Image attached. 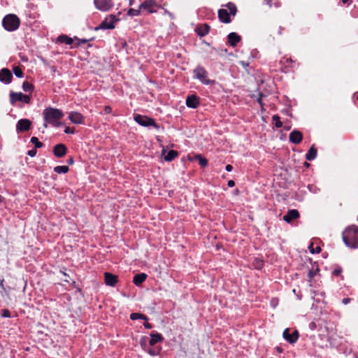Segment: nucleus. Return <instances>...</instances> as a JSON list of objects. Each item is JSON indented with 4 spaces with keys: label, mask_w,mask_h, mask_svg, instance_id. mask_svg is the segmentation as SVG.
<instances>
[{
    "label": "nucleus",
    "mask_w": 358,
    "mask_h": 358,
    "mask_svg": "<svg viewBox=\"0 0 358 358\" xmlns=\"http://www.w3.org/2000/svg\"><path fill=\"white\" fill-rule=\"evenodd\" d=\"M45 124L44 127H48V124L57 127L61 125L60 120L64 116L63 113L57 108L48 107L43 112Z\"/></svg>",
    "instance_id": "obj_1"
},
{
    "label": "nucleus",
    "mask_w": 358,
    "mask_h": 358,
    "mask_svg": "<svg viewBox=\"0 0 358 358\" xmlns=\"http://www.w3.org/2000/svg\"><path fill=\"white\" fill-rule=\"evenodd\" d=\"M343 240L345 245L351 248H358V227H348L343 232Z\"/></svg>",
    "instance_id": "obj_2"
},
{
    "label": "nucleus",
    "mask_w": 358,
    "mask_h": 358,
    "mask_svg": "<svg viewBox=\"0 0 358 358\" xmlns=\"http://www.w3.org/2000/svg\"><path fill=\"white\" fill-rule=\"evenodd\" d=\"M237 12L236 6L232 3H228L224 8L218 10L219 20L223 23H229L231 17H234Z\"/></svg>",
    "instance_id": "obj_3"
},
{
    "label": "nucleus",
    "mask_w": 358,
    "mask_h": 358,
    "mask_svg": "<svg viewBox=\"0 0 358 358\" xmlns=\"http://www.w3.org/2000/svg\"><path fill=\"white\" fill-rule=\"evenodd\" d=\"M2 24L6 30L13 31L20 27V20L16 15L8 14L3 17Z\"/></svg>",
    "instance_id": "obj_4"
},
{
    "label": "nucleus",
    "mask_w": 358,
    "mask_h": 358,
    "mask_svg": "<svg viewBox=\"0 0 358 358\" xmlns=\"http://www.w3.org/2000/svg\"><path fill=\"white\" fill-rule=\"evenodd\" d=\"M134 120L143 127L152 126L155 128H159L154 119L145 115H136L134 117Z\"/></svg>",
    "instance_id": "obj_5"
},
{
    "label": "nucleus",
    "mask_w": 358,
    "mask_h": 358,
    "mask_svg": "<svg viewBox=\"0 0 358 358\" xmlns=\"http://www.w3.org/2000/svg\"><path fill=\"white\" fill-rule=\"evenodd\" d=\"M30 100V96L23 94L22 92H11L10 93V101L12 105H14L17 101H22L24 103H29Z\"/></svg>",
    "instance_id": "obj_6"
},
{
    "label": "nucleus",
    "mask_w": 358,
    "mask_h": 358,
    "mask_svg": "<svg viewBox=\"0 0 358 358\" xmlns=\"http://www.w3.org/2000/svg\"><path fill=\"white\" fill-rule=\"evenodd\" d=\"M117 20L114 15H109L100 24L99 27L95 28V30L113 29L115 27V22Z\"/></svg>",
    "instance_id": "obj_7"
},
{
    "label": "nucleus",
    "mask_w": 358,
    "mask_h": 358,
    "mask_svg": "<svg viewBox=\"0 0 358 358\" xmlns=\"http://www.w3.org/2000/svg\"><path fill=\"white\" fill-rule=\"evenodd\" d=\"M140 9L148 10L150 13L157 12L158 5L152 0H144L139 3Z\"/></svg>",
    "instance_id": "obj_8"
},
{
    "label": "nucleus",
    "mask_w": 358,
    "mask_h": 358,
    "mask_svg": "<svg viewBox=\"0 0 358 358\" xmlns=\"http://www.w3.org/2000/svg\"><path fill=\"white\" fill-rule=\"evenodd\" d=\"M94 3L101 11H107L113 6L112 0H94Z\"/></svg>",
    "instance_id": "obj_9"
},
{
    "label": "nucleus",
    "mask_w": 358,
    "mask_h": 358,
    "mask_svg": "<svg viewBox=\"0 0 358 358\" xmlns=\"http://www.w3.org/2000/svg\"><path fill=\"white\" fill-rule=\"evenodd\" d=\"M161 157L166 162H171L178 156V152L176 150L167 151L166 147L162 145Z\"/></svg>",
    "instance_id": "obj_10"
},
{
    "label": "nucleus",
    "mask_w": 358,
    "mask_h": 358,
    "mask_svg": "<svg viewBox=\"0 0 358 358\" xmlns=\"http://www.w3.org/2000/svg\"><path fill=\"white\" fill-rule=\"evenodd\" d=\"M283 338L290 343H294L299 338V332L296 330L290 334L289 329H285L283 331Z\"/></svg>",
    "instance_id": "obj_11"
},
{
    "label": "nucleus",
    "mask_w": 358,
    "mask_h": 358,
    "mask_svg": "<svg viewBox=\"0 0 358 358\" xmlns=\"http://www.w3.org/2000/svg\"><path fill=\"white\" fill-rule=\"evenodd\" d=\"M31 125V122L28 119L20 120L16 125V129L18 132H23L28 131Z\"/></svg>",
    "instance_id": "obj_12"
},
{
    "label": "nucleus",
    "mask_w": 358,
    "mask_h": 358,
    "mask_svg": "<svg viewBox=\"0 0 358 358\" xmlns=\"http://www.w3.org/2000/svg\"><path fill=\"white\" fill-rule=\"evenodd\" d=\"M194 74L196 78L200 80L203 84H209L210 82L207 78V72L203 68H197L194 70Z\"/></svg>",
    "instance_id": "obj_13"
},
{
    "label": "nucleus",
    "mask_w": 358,
    "mask_h": 358,
    "mask_svg": "<svg viewBox=\"0 0 358 358\" xmlns=\"http://www.w3.org/2000/svg\"><path fill=\"white\" fill-rule=\"evenodd\" d=\"M69 119L73 124H80L84 122L83 115L76 111H71L69 113Z\"/></svg>",
    "instance_id": "obj_14"
},
{
    "label": "nucleus",
    "mask_w": 358,
    "mask_h": 358,
    "mask_svg": "<svg viewBox=\"0 0 358 358\" xmlns=\"http://www.w3.org/2000/svg\"><path fill=\"white\" fill-rule=\"evenodd\" d=\"M67 152V148L64 144H57L53 148V153L57 157H64Z\"/></svg>",
    "instance_id": "obj_15"
},
{
    "label": "nucleus",
    "mask_w": 358,
    "mask_h": 358,
    "mask_svg": "<svg viewBox=\"0 0 358 358\" xmlns=\"http://www.w3.org/2000/svg\"><path fill=\"white\" fill-rule=\"evenodd\" d=\"M299 217V213L297 210L292 209L289 210L286 215L283 216V220L287 222L290 223L293 220Z\"/></svg>",
    "instance_id": "obj_16"
},
{
    "label": "nucleus",
    "mask_w": 358,
    "mask_h": 358,
    "mask_svg": "<svg viewBox=\"0 0 358 358\" xmlns=\"http://www.w3.org/2000/svg\"><path fill=\"white\" fill-rule=\"evenodd\" d=\"M104 278H105V283L111 287H114L116 283L117 282V276L115 275H113L110 273H104Z\"/></svg>",
    "instance_id": "obj_17"
},
{
    "label": "nucleus",
    "mask_w": 358,
    "mask_h": 358,
    "mask_svg": "<svg viewBox=\"0 0 358 358\" xmlns=\"http://www.w3.org/2000/svg\"><path fill=\"white\" fill-rule=\"evenodd\" d=\"M12 74L10 71L6 69H3L0 71V80L6 83H10L12 80Z\"/></svg>",
    "instance_id": "obj_18"
},
{
    "label": "nucleus",
    "mask_w": 358,
    "mask_h": 358,
    "mask_svg": "<svg viewBox=\"0 0 358 358\" xmlns=\"http://www.w3.org/2000/svg\"><path fill=\"white\" fill-rule=\"evenodd\" d=\"M186 104L189 108H196L199 105V98L196 95L188 96L186 99Z\"/></svg>",
    "instance_id": "obj_19"
},
{
    "label": "nucleus",
    "mask_w": 358,
    "mask_h": 358,
    "mask_svg": "<svg viewBox=\"0 0 358 358\" xmlns=\"http://www.w3.org/2000/svg\"><path fill=\"white\" fill-rule=\"evenodd\" d=\"M303 138L302 134L299 131H293L289 134V140L293 143L298 144L299 143Z\"/></svg>",
    "instance_id": "obj_20"
},
{
    "label": "nucleus",
    "mask_w": 358,
    "mask_h": 358,
    "mask_svg": "<svg viewBox=\"0 0 358 358\" xmlns=\"http://www.w3.org/2000/svg\"><path fill=\"white\" fill-rule=\"evenodd\" d=\"M241 41V36L232 32L228 35V42L231 46H235Z\"/></svg>",
    "instance_id": "obj_21"
},
{
    "label": "nucleus",
    "mask_w": 358,
    "mask_h": 358,
    "mask_svg": "<svg viewBox=\"0 0 358 358\" xmlns=\"http://www.w3.org/2000/svg\"><path fill=\"white\" fill-rule=\"evenodd\" d=\"M195 30L199 36H203L209 32L210 26L207 24H203L197 27Z\"/></svg>",
    "instance_id": "obj_22"
},
{
    "label": "nucleus",
    "mask_w": 358,
    "mask_h": 358,
    "mask_svg": "<svg viewBox=\"0 0 358 358\" xmlns=\"http://www.w3.org/2000/svg\"><path fill=\"white\" fill-rule=\"evenodd\" d=\"M146 278L147 275L145 273L137 274L134 277L133 282L136 285L139 286L145 280Z\"/></svg>",
    "instance_id": "obj_23"
},
{
    "label": "nucleus",
    "mask_w": 358,
    "mask_h": 358,
    "mask_svg": "<svg viewBox=\"0 0 358 358\" xmlns=\"http://www.w3.org/2000/svg\"><path fill=\"white\" fill-rule=\"evenodd\" d=\"M150 336L151 339L150 341V345H155L156 343L163 341L162 336L159 333L151 334Z\"/></svg>",
    "instance_id": "obj_24"
},
{
    "label": "nucleus",
    "mask_w": 358,
    "mask_h": 358,
    "mask_svg": "<svg viewBox=\"0 0 358 358\" xmlns=\"http://www.w3.org/2000/svg\"><path fill=\"white\" fill-rule=\"evenodd\" d=\"M317 155V150L312 146L306 154V159L307 160H313L316 157Z\"/></svg>",
    "instance_id": "obj_25"
},
{
    "label": "nucleus",
    "mask_w": 358,
    "mask_h": 358,
    "mask_svg": "<svg viewBox=\"0 0 358 358\" xmlns=\"http://www.w3.org/2000/svg\"><path fill=\"white\" fill-rule=\"evenodd\" d=\"M194 159L198 160L199 165L202 167H206L208 165L207 159L203 157L201 155H195Z\"/></svg>",
    "instance_id": "obj_26"
},
{
    "label": "nucleus",
    "mask_w": 358,
    "mask_h": 358,
    "mask_svg": "<svg viewBox=\"0 0 358 358\" xmlns=\"http://www.w3.org/2000/svg\"><path fill=\"white\" fill-rule=\"evenodd\" d=\"M69 169L67 166H57L54 168V171L57 173H66Z\"/></svg>",
    "instance_id": "obj_27"
},
{
    "label": "nucleus",
    "mask_w": 358,
    "mask_h": 358,
    "mask_svg": "<svg viewBox=\"0 0 358 358\" xmlns=\"http://www.w3.org/2000/svg\"><path fill=\"white\" fill-rule=\"evenodd\" d=\"M130 319L132 320H137V319H141V320H143L145 321H148V317L145 315H143V314H141V313H131L130 315Z\"/></svg>",
    "instance_id": "obj_28"
},
{
    "label": "nucleus",
    "mask_w": 358,
    "mask_h": 358,
    "mask_svg": "<svg viewBox=\"0 0 358 358\" xmlns=\"http://www.w3.org/2000/svg\"><path fill=\"white\" fill-rule=\"evenodd\" d=\"M136 5L138 6V8H130L127 12L128 15L138 16L140 15L141 9L139 8V3H137Z\"/></svg>",
    "instance_id": "obj_29"
},
{
    "label": "nucleus",
    "mask_w": 358,
    "mask_h": 358,
    "mask_svg": "<svg viewBox=\"0 0 358 358\" xmlns=\"http://www.w3.org/2000/svg\"><path fill=\"white\" fill-rule=\"evenodd\" d=\"M22 89L24 92H31L34 90V86L29 82L24 81L22 84Z\"/></svg>",
    "instance_id": "obj_30"
},
{
    "label": "nucleus",
    "mask_w": 358,
    "mask_h": 358,
    "mask_svg": "<svg viewBox=\"0 0 358 358\" xmlns=\"http://www.w3.org/2000/svg\"><path fill=\"white\" fill-rule=\"evenodd\" d=\"M311 253L313 254H317V253H320V251H321V248L320 246L317 245L315 248L314 247V244L313 243H311L308 247Z\"/></svg>",
    "instance_id": "obj_31"
},
{
    "label": "nucleus",
    "mask_w": 358,
    "mask_h": 358,
    "mask_svg": "<svg viewBox=\"0 0 358 358\" xmlns=\"http://www.w3.org/2000/svg\"><path fill=\"white\" fill-rule=\"evenodd\" d=\"M59 41H60L61 42H64L68 45H71L73 43L72 38H71L66 36H60L59 37Z\"/></svg>",
    "instance_id": "obj_32"
},
{
    "label": "nucleus",
    "mask_w": 358,
    "mask_h": 358,
    "mask_svg": "<svg viewBox=\"0 0 358 358\" xmlns=\"http://www.w3.org/2000/svg\"><path fill=\"white\" fill-rule=\"evenodd\" d=\"M273 121L275 122V124L276 127L280 128L282 127V123L280 121V117L277 115L273 116Z\"/></svg>",
    "instance_id": "obj_33"
},
{
    "label": "nucleus",
    "mask_w": 358,
    "mask_h": 358,
    "mask_svg": "<svg viewBox=\"0 0 358 358\" xmlns=\"http://www.w3.org/2000/svg\"><path fill=\"white\" fill-rule=\"evenodd\" d=\"M13 73L18 78H22L23 76V72L19 66H15L13 68Z\"/></svg>",
    "instance_id": "obj_34"
},
{
    "label": "nucleus",
    "mask_w": 358,
    "mask_h": 358,
    "mask_svg": "<svg viewBox=\"0 0 358 358\" xmlns=\"http://www.w3.org/2000/svg\"><path fill=\"white\" fill-rule=\"evenodd\" d=\"M31 142L33 144H34L36 148H41L43 145L42 143L38 141V138L34 137V136L31 138Z\"/></svg>",
    "instance_id": "obj_35"
},
{
    "label": "nucleus",
    "mask_w": 358,
    "mask_h": 358,
    "mask_svg": "<svg viewBox=\"0 0 358 358\" xmlns=\"http://www.w3.org/2000/svg\"><path fill=\"white\" fill-rule=\"evenodd\" d=\"M319 269L317 268L315 270H312L309 271L308 276L310 279H312L317 273Z\"/></svg>",
    "instance_id": "obj_36"
},
{
    "label": "nucleus",
    "mask_w": 358,
    "mask_h": 358,
    "mask_svg": "<svg viewBox=\"0 0 358 358\" xmlns=\"http://www.w3.org/2000/svg\"><path fill=\"white\" fill-rule=\"evenodd\" d=\"M2 316L4 317H10V313L9 310H8L6 309L3 310H2Z\"/></svg>",
    "instance_id": "obj_37"
},
{
    "label": "nucleus",
    "mask_w": 358,
    "mask_h": 358,
    "mask_svg": "<svg viewBox=\"0 0 358 358\" xmlns=\"http://www.w3.org/2000/svg\"><path fill=\"white\" fill-rule=\"evenodd\" d=\"M143 0H129V5L131 6H135L137 3H139Z\"/></svg>",
    "instance_id": "obj_38"
},
{
    "label": "nucleus",
    "mask_w": 358,
    "mask_h": 358,
    "mask_svg": "<svg viewBox=\"0 0 358 358\" xmlns=\"http://www.w3.org/2000/svg\"><path fill=\"white\" fill-rule=\"evenodd\" d=\"M64 132L66 134H73L74 133V129L71 128V127H67L64 129Z\"/></svg>",
    "instance_id": "obj_39"
},
{
    "label": "nucleus",
    "mask_w": 358,
    "mask_h": 358,
    "mask_svg": "<svg viewBox=\"0 0 358 358\" xmlns=\"http://www.w3.org/2000/svg\"><path fill=\"white\" fill-rule=\"evenodd\" d=\"M36 154V150H31L28 152V155L30 156V157H34Z\"/></svg>",
    "instance_id": "obj_40"
},
{
    "label": "nucleus",
    "mask_w": 358,
    "mask_h": 358,
    "mask_svg": "<svg viewBox=\"0 0 358 358\" xmlns=\"http://www.w3.org/2000/svg\"><path fill=\"white\" fill-rule=\"evenodd\" d=\"M146 340H147V338L146 337H142L141 338V341H140V343L142 346H144L145 345V343H146Z\"/></svg>",
    "instance_id": "obj_41"
},
{
    "label": "nucleus",
    "mask_w": 358,
    "mask_h": 358,
    "mask_svg": "<svg viewBox=\"0 0 358 358\" xmlns=\"http://www.w3.org/2000/svg\"><path fill=\"white\" fill-rule=\"evenodd\" d=\"M104 111L107 114L110 113L112 112V108L108 106H105Z\"/></svg>",
    "instance_id": "obj_42"
},
{
    "label": "nucleus",
    "mask_w": 358,
    "mask_h": 358,
    "mask_svg": "<svg viewBox=\"0 0 358 358\" xmlns=\"http://www.w3.org/2000/svg\"><path fill=\"white\" fill-rule=\"evenodd\" d=\"M227 185L229 187H233L235 185V182L234 180H230L228 181Z\"/></svg>",
    "instance_id": "obj_43"
},
{
    "label": "nucleus",
    "mask_w": 358,
    "mask_h": 358,
    "mask_svg": "<svg viewBox=\"0 0 358 358\" xmlns=\"http://www.w3.org/2000/svg\"><path fill=\"white\" fill-rule=\"evenodd\" d=\"M143 325L145 329H150L152 328V325L150 323H148L147 321L144 323Z\"/></svg>",
    "instance_id": "obj_44"
},
{
    "label": "nucleus",
    "mask_w": 358,
    "mask_h": 358,
    "mask_svg": "<svg viewBox=\"0 0 358 358\" xmlns=\"http://www.w3.org/2000/svg\"><path fill=\"white\" fill-rule=\"evenodd\" d=\"M225 169H226V170H227V171L230 172V171H232V169H233V166H232L231 165H230V164H228V165H227V166H226V168H225Z\"/></svg>",
    "instance_id": "obj_45"
},
{
    "label": "nucleus",
    "mask_w": 358,
    "mask_h": 358,
    "mask_svg": "<svg viewBox=\"0 0 358 358\" xmlns=\"http://www.w3.org/2000/svg\"><path fill=\"white\" fill-rule=\"evenodd\" d=\"M341 272V269H335L334 271V274L336 275H338Z\"/></svg>",
    "instance_id": "obj_46"
},
{
    "label": "nucleus",
    "mask_w": 358,
    "mask_h": 358,
    "mask_svg": "<svg viewBox=\"0 0 358 358\" xmlns=\"http://www.w3.org/2000/svg\"><path fill=\"white\" fill-rule=\"evenodd\" d=\"M350 301V299L349 298H345L343 299V303L344 304H348Z\"/></svg>",
    "instance_id": "obj_47"
},
{
    "label": "nucleus",
    "mask_w": 358,
    "mask_h": 358,
    "mask_svg": "<svg viewBox=\"0 0 358 358\" xmlns=\"http://www.w3.org/2000/svg\"><path fill=\"white\" fill-rule=\"evenodd\" d=\"M272 1L273 0H265V1L266 2V3L268 5L269 7H271L272 6Z\"/></svg>",
    "instance_id": "obj_48"
},
{
    "label": "nucleus",
    "mask_w": 358,
    "mask_h": 358,
    "mask_svg": "<svg viewBox=\"0 0 358 358\" xmlns=\"http://www.w3.org/2000/svg\"><path fill=\"white\" fill-rule=\"evenodd\" d=\"M73 163V159H70L69 160V164H72Z\"/></svg>",
    "instance_id": "obj_49"
},
{
    "label": "nucleus",
    "mask_w": 358,
    "mask_h": 358,
    "mask_svg": "<svg viewBox=\"0 0 358 358\" xmlns=\"http://www.w3.org/2000/svg\"><path fill=\"white\" fill-rule=\"evenodd\" d=\"M348 1H349V0H342V2H343V3H346Z\"/></svg>",
    "instance_id": "obj_50"
},
{
    "label": "nucleus",
    "mask_w": 358,
    "mask_h": 358,
    "mask_svg": "<svg viewBox=\"0 0 358 358\" xmlns=\"http://www.w3.org/2000/svg\"><path fill=\"white\" fill-rule=\"evenodd\" d=\"M189 160L192 161V160H193V159L189 157Z\"/></svg>",
    "instance_id": "obj_51"
},
{
    "label": "nucleus",
    "mask_w": 358,
    "mask_h": 358,
    "mask_svg": "<svg viewBox=\"0 0 358 358\" xmlns=\"http://www.w3.org/2000/svg\"><path fill=\"white\" fill-rule=\"evenodd\" d=\"M277 349L278 351L281 352V350L279 348H278Z\"/></svg>",
    "instance_id": "obj_52"
},
{
    "label": "nucleus",
    "mask_w": 358,
    "mask_h": 358,
    "mask_svg": "<svg viewBox=\"0 0 358 358\" xmlns=\"http://www.w3.org/2000/svg\"><path fill=\"white\" fill-rule=\"evenodd\" d=\"M357 99H358V96H357Z\"/></svg>",
    "instance_id": "obj_53"
}]
</instances>
